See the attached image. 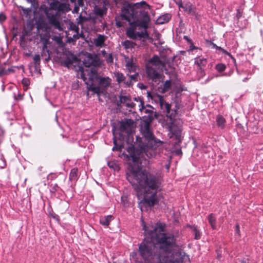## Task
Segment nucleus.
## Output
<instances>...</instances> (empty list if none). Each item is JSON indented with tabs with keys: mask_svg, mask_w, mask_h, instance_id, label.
<instances>
[{
	"mask_svg": "<svg viewBox=\"0 0 263 263\" xmlns=\"http://www.w3.org/2000/svg\"><path fill=\"white\" fill-rule=\"evenodd\" d=\"M78 176V170L77 168H72L69 174V179L71 180H76Z\"/></svg>",
	"mask_w": 263,
	"mask_h": 263,
	"instance_id": "obj_21",
	"label": "nucleus"
},
{
	"mask_svg": "<svg viewBox=\"0 0 263 263\" xmlns=\"http://www.w3.org/2000/svg\"><path fill=\"white\" fill-rule=\"evenodd\" d=\"M139 107H140V110H142V109H144V105H143V103L142 101L140 100V105H139Z\"/></svg>",
	"mask_w": 263,
	"mask_h": 263,
	"instance_id": "obj_39",
	"label": "nucleus"
},
{
	"mask_svg": "<svg viewBox=\"0 0 263 263\" xmlns=\"http://www.w3.org/2000/svg\"><path fill=\"white\" fill-rule=\"evenodd\" d=\"M120 102L121 104H125L127 108H133L135 104L133 102L128 96H121L120 97Z\"/></svg>",
	"mask_w": 263,
	"mask_h": 263,
	"instance_id": "obj_12",
	"label": "nucleus"
},
{
	"mask_svg": "<svg viewBox=\"0 0 263 263\" xmlns=\"http://www.w3.org/2000/svg\"><path fill=\"white\" fill-rule=\"evenodd\" d=\"M79 17H80V18H81V14H80V15H79Z\"/></svg>",
	"mask_w": 263,
	"mask_h": 263,
	"instance_id": "obj_54",
	"label": "nucleus"
},
{
	"mask_svg": "<svg viewBox=\"0 0 263 263\" xmlns=\"http://www.w3.org/2000/svg\"><path fill=\"white\" fill-rule=\"evenodd\" d=\"M96 63L95 61L93 60L92 55L90 53H87L85 58L83 61V65L87 67H90L91 66L95 65Z\"/></svg>",
	"mask_w": 263,
	"mask_h": 263,
	"instance_id": "obj_13",
	"label": "nucleus"
},
{
	"mask_svg": "<svg viewBox=\"0 0 263 263\" xmlns=\"http://www.w3.org/2000/svg\"><path fill=\"white\" fill-rule=\"evenodd\" d=\"M33 61L35 64H39L40 62V55L35 54L33 57Z\"/></svg>",
	"mask_w": 263,
	"mask_h": 263,
	"instance_id": "obj_34",
	"label": "nucleus"
},
{
	"mask_svg": "<svg viewBox=\"0 0 263 263\" xmlns=\"http://www.w3.org/2000/svg\"><path fill=\"white\" fill-rule=\"evenodd\" d=\"M115 77H116V81L118 84H124L126 86H130V81H127V76L125 77L122 73L117 72L114 73Z\"/></svg>",
	"mask_w": 263,
	"mask_h": 263,
	"instance_id": "obj_10",
	"label": "nucleus"
},
{
	"mask_svg": "<svg viewBox=\"0 0 263 263\" xmlns=\"http://www.w3.org/2000/svg\"><path fill=\"white\" fill-rule=\"evenodd\" d=\"M126 67L129 72H136V65L130 61L127 62Z\"/></svg>",
	"mask_w": 263,
	"mask_h": 263,
	"instance_id": "obj_22",
	"label": "nucleus"
},
{
	"mask_svg": "<svg viewBox=\"0 0 263 263\" xmlns=\"http://www.w3.org/2000/svg\"><path fill=\"white\" fill-rule=\"evenodd\" d=\"M1 161H2V163H3V164L1 165V168H4L5 167V166H6V164H5V162L3 161V160L2 159V158H1Z\"/></svg>",
	"mask_w": 263,
	"mask_h": 263,
	"instance_id": "obj_41",
	"label": "nucleus"
},
{
	"mask_svg": "<svg viewBox=\"0 0 263 263\" xmlns=\"http://www.w3.org/2000/svg\"><path fill=\"white\" fill-rule=\"evenodd\" d=\"M143 5L148 8L150 6L145 2L135 4H128L124 6L121 10V17L128 22L129 27L126 30V34L130 39L136 40L142 38L148 39L149 34L147 29L149 27L151 18L148 12L140 10L139 17L135 18L134 8H140Z\"/></svg>",
	"mask_w": 263,
	"mask_h": 263,
	"instance_id": "obj_2",
	"label": "nucleus"
},
{
	"mask_svg": "<svg viewBox=\"0 0 263 263\" xmlns=\"http://www.w3.org/2000/svg\"><path fill=\"white\" fill-rule=\"evenodd\" d=\"M106 62L108 63H112L113 62V58L111 54H109L106 57Z\"/></svg>",
	"mask_w": 263,
	"mask_h": 263,
	"instance_id": "obj_35",
	"label": "nucleus"
},
{
	"mask_svg": "<svg viewBox=\"0 0 263 263\" xmlns=\"http://www.w3.org/2000/svg\"><path fill=\"white\" fill-rule=\"evenodd\" d=\"M6 19V16L3 13H0V23H3Z\"/></svg>",
	"mask_w": 263,
	"mask_h": 263,
	"instance_id": "obj_36",
	"label": "nucleus"
},
{
	"mask_svg": "<svg viewBox=\"0 0 263 263\" xmlns=\"http://www.w3.org/2000/svg\"><path fill=\"white\" fill-rule=\"evenodd\" d=\"M102 54L104 56V55L106 54V52L104 50L102 51Z\"/></svg>",
	"mask_w": 263,
	"mask_h": 263,
	"instance_id": "obj_45",
	"label": "nucleus"
},
{
	"mask_svg": "<svg viewBox=\"0 0 263 263\" xmlns=\"http://www.w3.org/2000/svg\"><path fill=\"white\" fill-rule=\"evenodd\" d=\"M184 39H185L188 42L192 43V41L187 36H184Z\"/></svg>",
	"mask_w": 263,
	"mask_h": 263,
	"instance_id": "obj_42",
	"label": "nucleus"
},
{
	"mask_svg": "<svg viewBox=\"0 0 263 263\" xmlns=\"http://www.w3.org/2000/svg\"><path fill=\"white\" fill-rule=\"evenodd\" d=\"M63 63L65 66L69 68L70 66L72 64L73 61L71 58H67L63 61Z\"/></svg>",
	"mask_w": 263,
	"mask_h": 263,
	"instance_id": "obj_26",
	"label": "nucleus"
},
{
	"mask_svg": "<svg viewBox=\"0 0 263 263\" xmlns=\"http://www.w3.org/2000/svg\"><path fill=\"white\" fill-rule=\"evenodd\" d=\"M15 99L17 100H21L23 99V96L21 93H18L17 96L14 93Z\"/></svg>",
	"mask_w": 263,
	"mask_h": 263,
	"instance_id": "obj_37",
	"label": "nucleus"
},
{
	"mask_svg": "<svg viewBox=\"0 0 263 263\" xmlns=\"http://www.w3.org/2000/svg\"><path fill=\"white\" fill-rule=\"evenodd\" d=\"M164 63L157 55H154L146 65V73L148 77L153 81H156L159 78L158 69H162L164 67Z\"/></svg>",
	"mask_w": 263,
	"mask_h": 263,
	"instance_id": "obj_6",
	"label": "nucleus"
},
{
	"mask_svg": "<svg viewBox=\"0 0 263 263\" xmlns=\"http://www.w3.org/2000/svg\"><path fill=\"white\" fill-rule=\"evenodd\" d=\"M79 28L73 23L70 24L69 30L66 33L67 37L69 42L75 41L79 38Z\"/></svg>",
	"mask_w": 263,
	"mask_h": 263,
	"instance_id": "obj_8",
	"label": "nucleus"
},
{
	"mask_svg": "<svg viewBox=\"0 0 263 263\" xmlns=\"http://www.w3.org/2000/svg\"><path fill=\"white\" fill-rule=\"evenodd\" d=\"M112 219L113 216L112 215H107L102 217L100 219V222L102 226L107 227Z\"/></svg>",
	"mask_w": 263,
	"mask_h": 263,
	"instance_id": "obj_16",
	"label": "nucleus"
},
{
	"mask_svg": "<svg viewBox=\"0 0 263 263\" xmlns=\"http://www.w3.org/2000/svg\"><path fill=\"white\" fill-rule=\"evenodd\" d=\"M113 141H114V147L112 148V151H117V150H120L121 151V146H120L119 147H118L117 146V141H116V139H115V137L113 139Z\"/></svg>",
	"mask_w": 263,
	"mask_h": 263,
	"instance_id": "obj_29",
	"label": "nucleus"
},
{
	"mask_svg": "<svg viewBox=\"0 0 263 263\" xmlns=\"http://www.w3.org/2000/svg\"><path fill=\"white\" fill-rule=\"evenodd\" d=\"M70 1L74 4V8L72 11L73 13H78L79 11V8L84 6L83 0H70Z\"/></svg>",
	"mask_w": 263,
	"mask_h": 263,
	"instance_id": "obj_15",
	"label": "nucleus"
},
{
	"mask_svg": "<svg viewBox=\"0 0 263 263\" xmlns=\"http://www.w3.org/2000/svg\"><path fill=\"white\" fill-rule=\"evenodd\" d=\"M247 80V78H245V79H244L243 80V82H245Z\"/></svg>",
	"mask_w": 263,
	"mask_h": 263,
	"instance_id": "obj_50",
	"label": "nucleus"
},
{
	"mask_svg": "<svg viewBox=\"0 0 263 263\" xmlns=\"http://www.w3.org/2000/svg\"><path fill=\"white\" fill-rule=\"evenodd\" d=\"M132 122L131 120H127L125 122H122L120 124L121 129L124 130L126 129L127 126H129L130 123Z\"/></svg>",
	"mask_w": 263,
	"mask_h": 263,
	"instance_id": "obj_25",
	"label": "nucleus"
},
{
	"mask_svg": "<svg viewBox=\"0 0 263 263\" xmlns=\"http://www.w3.org/2000/svg\"><path fill=\"white\" fill-rule=\"evenodd\" d=\"M166 169H167V170H169V168H170V165H169V164L166 165Z\"/></svg>",
	"mask_w": 263,
	"mask_h": 263,
	"instance_id": "obj_46",
	"label": "nucleus"
},
{
	"mask_svg": "<svg viewBox=\"0 0 263 263\" xmlns=\"http://www.w3.org/2000/svg\"><path fill=\"white\" fill-rule=\"evenodd\" d=\"M108 166H109L110 167H112V165H110V163H108Z\"/></svg>",
	"mask_w": 263,
	"mask_h": 263,
	"instance_id": "obj_48",
	"label": "nucleus"
},
{
	"mask_svg": "<svg viewBox=\"0 0 263 263\" xmlns=\"http://www.w3.org/2000/svg\"><path fill=\"white\" fill-rule=\"evenodd\" d=\"M190 48H191V50H193L194 49V48H195V47L194 46H193V45H191L190 46Z\"/></svg>",
	"mask_w": 263,
	"mask_h": 263,
	"instance_id": "obj_44",
	"label": "nucleus"
},
{
	"mask_svg": "<svg viewBox=\"0 0 263 263\" xmlns=\"http://www.w3.org/2000/svg\"><path fill=\"white\" fill-rule=\"evenodd\" d=\"M223 75L226 76L227 74L226 73H224Z\"/></svg>",
	"mask_w": 263,
	"mask_h": 263,
	"instance_id": "obj_55",
	"label": "nucleus"
},
{
	"mask_svg": "<svg viewBox=\"0 0 263 263\" xmlns=\"http://www.w3.org/2000/svg\"><path fill=\"white\" fill-rule=\"evenodd\" d=\"M58 187V185H57V184H55V185H54V188H56V187Z\"/></svg>",
	"mask_w": 263,
	"mask_h": 263,
	"instance_id": "obj_49",
	"label": "nucleus"
},
{
	"mask_svg": "<svg viewBox=\"0 0 263 263\" xmlns=\"http://www.w3.org/2000/svg\"><path fill=\"white\" fill-rule=\"evenodd\" d=\"M241 263H247V262H246V261H242Z\"/></svg>",
	"mask_w": 263,
	"mask_h": 263,
	"instance_id": "obj_52",
	"label": "nucleus"
},
{
	"mask_svg": "<svg viewBox=\"0 0 263 263\" xmlns=\"http://www.w3.org/2000/svg\"><path fill=\"white\" fill-rule=\"evenodd\" d=\"M106 39L107 37L104 35L97 34V37L93 39V43L96 47L101 48L104 46Z\"/></svg>",
	"mask_w": 263,
	"mask_h": 263,
	"instance_id": "obj_11",
	"label": "nucleus"
},
{
	"mask_svg": "<svg viewBox=\"0 0 263 263\" xmlns=\"http://www.w3.org/2000/svg\"><path fill=\"white\" fill-rule=\"evenodd\" d=\"M23 10L24 12H25V11H27L28 9H23Z\"/></svg>",
	"mask_w": 263,
	"mask_h": 263,
	"instance_id": "obj_47",
	"label": "nucleus"
},
{
	"mask_svg": "<svg viewBox=\"0 0 263 263\" xmlns=\"http://www.w3.org/2000/svg\"><path fill=\"white\" fill-rule=\"evenodd\" d=\"M195 232V238L196 239H198L201 237V234L200 232L196 228H195L194 229Z\"/></svg>",
	"mask_w": 263,
	"mask_h": 263,
	"instance_id": "obj_32",
	"label": "nucleus"
},
{
	"mask_svg": "<svg viewBox=\"0 0 263 263\" xmlns=\"http://www.w3.org/2000/svg\"><path fill=\"white\" fill-rule=\"evenodd\" d=\"M203 75H204V73H201V76H203Z\"/></svg>",
	"mask_w": 263,
	"mask_h": 263,
	"instance_id": "obj_51",
	"label": "nucleus"
},
{
	"mask_svg": "<svg viewBox=\"0 0 263 263\" xmlns=\"http://www.w3.org/2000/svg\"><path fill=\"white\" fill-rule=\"evenodd\" d=\"M116 26L118 27H120L122 26V24L121 22L118 21L116 23Z\"/></svg>",
	"mask_w": 263,
	"mask_h": 263,
	"instance_id": "obj_40",
	"label": "nucleus"
},
{
	"mask_svg": "<svg viewBox=\"0 0 263 263\" xmlns=\"http://www.w3.org/2000/svg\"><path fill=\"white\" fill-rule=\"evenodd\" d=\"M152 99L158 101L161 108L166 113L167 118V128L168 131L174 136L177 139H179L181 136V130L179 129H175L174 126V120L176 115V110L171 109V105L166 102L163 97L160 95H154L151 97Z\"/></svg>",
	"mask_w": 263,
	"mask_h": 263,
	"instance_id": "obj_5",
	"label": "nucleus"
},
{
	"mask_svg": "<svg viewBox=\"0 0 263 263\" xmlns=\"http://www.w3.org/2000/svg\"><path fill=\"white\" fill-rule=\"evenodd\" d=\"M50 9L58 12L65 13L70 10L69 5L67 3H61L58 0H51L49 4Z\"/></svg>",
	"mask_w": 263,
	"mask_h": 263,
	"instance_id": "obj_7",
	"label": "nucleus"
},
{
	"mask_svg": "<svg viewBox=\"0 0 263 263\" xmlns=\"http://www.w3.org/2000/svg\"><path fill=\"white\" fill-rule=\"evenodd\" d=\"M235 236L236 238H239L240 237V228L238 224H236L235 226Z\"/></svg>",
	"mask_w": 263,
	"mask_h": 263,
	"instance_id": "obj_30",
	"label": "nucleus"
},
{
	"mask_svg": "<svg viewBox=\"0 0 263 263\" xmlns=\"http://www.w3.org/2000/svg\"><path fill=\"white\" fill-rule=\"evenodd\" d=\"M138 76L139 74L138 73H136L133 75H129L128 74H127V81H130V85H132L133 82L137 81V77Z\"/></svg>",
	"mask_w": 263,
	"mask_h": 263,
	"instance_id": "obj_24",
	"label": "nucleus"
},
{
	"mask_svg": "<svg viewBox=\"0 0 263 263\" xmlns=\"http://www.w3.org/2000/svg\"><path fill=\"white\" fill-rule=\"evenodd\" d=\"M195 63L197 65L201 72H203L202 69L205 66L207 61L206 59L202 57H197L195 59Z\"/></svg>",
	"mask_w": 263,
	"mask_h": 263,
	"instance_id": "obj_14",
	"label": "nucleus"
},
{
	"mask_svg": "<svg viewBox=\"0 0 263 263\" xmlns=\"http://www.w3.org/2000/svg\"><path fill=\"white\" fill-rule=\"evenodd\" d=\"M170 19V14H165L159 17L156 21V23L158 24H164L166 22H168Z\"/></svg>",
	"mask_w": 263,
	"mask_h": 263,
	"instance_id": "obj_17",
	"label": "nucleus"
},
{
	"mask_svg": "<svg viewBox=\"0 0 263 263\" xmlns=\"http://www.w3.org/2000/svg\"><path fill=\"white\" fill-rule=\"evenodd\" d=\"M216 217L213 214H210L208 217L209 222L213 230L216 229Z\"/></svg>",
	"mask_w": 263,
	"mask_h": 263,
	"instance_id": "obj_19",
	"label": "nucleus"
},
{
	"mask_svg": "<svg viewBox=\"0 0 263 263\" xmlns=\"http://www.w3.org/2000/svg\"><path fill=\"white\" fill-rule=\"evenodd\" d=\"M216 122L217 125L221 128H223L225 126L226 120L221 116L219 115L217 117Z\"/></svg>",
	"mask_w": 263,
	"mask_h": 263,
	"instance_id": "obj_20",
	"label": "nucleus"
},
{
	"mask_svg": "<svg viewBox=\"0 0 263 263\" xmlns=\"http://www.w3.org/2000/svg\"><path fill=\"white\" fill-rule=\"evenodd\" d=\"M81 78L87 85L88 90L98 95L101 92V87L105 88L110 84V79L108 77H99L95 68H91L87 73L82 72Z\"/></svg>",
	"mask_w": 263,
	"mask_h": 263,
	"instance_id": "obj_3",
	"label": "nucleus"
},
{
	"mask_svg": "<svg viewBox=\"0 0 263 263\" xmlns=\"http://www.w3.org/2000/svg\"><path fill=\"white\" fill-rule=\"evenodd\" d=\"M52 217L54 218V219H58V216L56 214H54V215L52 216Z\"/></svg>",
	"mask_w": 263,
	"mask_h": 263,
	"instance_id": "obj_43",
	"label": "nucleus"
},
{
	"mask_svg": "<svg viewBox=\"0 0 263 263\" xmlns=\"http://www.w3.org/2000/svg\"><path fill=\"white\" fill-rule=\"evenodd\" d=\"M164 260L165 261L164 262V263H178L179 261L177 259H174L172 257L171 258V257L170 258L168 257L167 259V258H165V259H164Z\"/></svg>",
	"mask_w": 263,
	"mask_h": 263,
	"instance_id": "obj_28",
	"label": "nucleus"
},
{
	"mask_svg": "<svg viewBox=\"0 0 263 263\" xmlns=\"http://www.w3.org/2000/svg\"><path fill=\"white\" fill-rule=\"evenodd\" d=\"M179 8H182L185 12L189 14L196 15V8L190 2L182 4L180 3L178 4Z\"/></svg>",
	"mask_w": 263,
	"mask_h": 263,
	"instance_id": "obj_9",
	"label": "nucleus"
},
{
	"mask_svg": "<svg viewBox=\"0 0 263 263\" xmlns=\"http://www.w3.org/2000/svg\"><path fill=\"white\" fill-rule=\"evenodd\" d=\"M124 45L126 48L132 47L133 45V42L128 40L124 41Z\"/></svg>",
	"mask_w": 263,
	"mask_h": 263,
	"instance_id": "obj_33",
	"label": "nucleus"
},
{
	"mask_svg": "<svg viewBox=\"0 0 263 263\" xmlns=\"http://www.w3.org/2000/svg\"><path fill=\"white\" fill-rule=\"evenodd\" d=\"M46 15L49 24L42 23L37 27L39 35L40 41L43 43L44 50L47 47V45L49 43L50 39L51 27L49 25H52L59 30H62L57 12L53 13L51 10H47L46 11Z\"/></svg>",
	"mask_w": 263,
	"mask_h": 263,
	"instance_id": "obj_4",
	"label": "nucleus"
},
{
	"mask_svg": "<svg viewBox=\"0 0 263 263\" xmlns=\"http://www.w3.org/2000/svg\"><path fill=\"white\" fill-rule=\"evenodd\" d=\"M22 83L24 86L27 87L30 84V80L28 78H24L22 80Z\"/></svg>",
	"mask_w": 263,
	"mask_h": 263,
	"instance_id": "obj_31",
	"label": "nucleus"
},
{
	"mask_svg": "<svg viewBox=\"0 0 263 263\" xmlns=\"http://www.w3.org/2000/svg\"><path fill=\"white\" fill-rule=\"evenodd\" d=\"M232 59H233V61H234V62H235V59H234V58H232Z\"/></svg>",
	"mask_w": 263,
	"mask_h": 263,
	"instance_id": "obj_53",
	"label": "nucleus"
},
{
	"mask_svg": "<svg viewBox=\"0 0 263 263\" xmlns=\"http://www.w3.org/2000/svg\"><path fill=\"white\" fill-rule=\"evenodd\" d=\"M107 9L103 6V7H100L97 6H95L94 7V11L96 15L102 16L106 14Z\"/></svg>",
	"mask_w": 263,
	"mask_h": 263,
	"instance_id": "obj_18",
	"label": "nucleus"
},
{
	"mask_svg": "<svg viewBox=\"0 0 263 263\" xmlns=\"http://www.w3.org/2000/svg\"><path fill=\"white\" fill-rule=\"evenodd\" d=\"M226 68V65L222 63L218 64L216 66V69L219 72L223 71Z\"/></svg>",
	"mask_w": 263,
	"mask_h": 263,
	"instance_id": "obj_27",
	"label": "nucleus"
},
{
	"mask_svg": "<svg viewBox=\"0 0 263 263\" xmlns=\"http://www.w3.org/2000/svg\"><path fill=\"white\" fill-rule=\"evenodd\" d=\"M141 131L146 144L142 145L139 151L135 150L131 154L132 160L137 166L135 167L129 165V172L126 174V178L136 192L138 197L143 198L144 203L151 208L158 202L157 194L160 189L162 178L159 175L140 169L139 164H147L145 156L149 159L155 157L157 154L156 147L162 142L154 138L148 122H144L141 125Z\"/></svg>",
	"mask_w": 263,
	"mask_h": 263,
	"instance_id": "obj_1",
	"label": "nucleus"
},
{
	"mask_svg": "<svg viewBox=\"0 0 263 263\" xmlns=\"http://www.w3.org/2000/svg\"><path fill=\"white\" fill-rule=\"evenodd\" d=\"M216 49L221 51L223 53H224L225 54L230 55V54L228 51H227L226 50H225L224 49H223L222 48H221L220 47H218V46H216Z\"/></svg>",
	"mask_w": 263,
	"mask_h": 263,
	"instance_id": "obj_38",
	"label": "nucleus"
},
{
	"mask_svg": "<svg viewBox=\"0 0 263 263\" xmlns=\"http://www.w3.org/2000/svg\"><path fill=\"white\" fill-rule=\"evenodd\" d=\"M171 87V81L170 80H167L164 82V83L163 84V87L162 88V90L161 91L162 93H164V92H166L167 91H168L170 89Z\"/></svg>",
	"mask_w": 263,
	"mask_h": 263,
	"instance_id": "obj_23",
	"label": "nucleus"
}]
</instances>
